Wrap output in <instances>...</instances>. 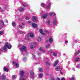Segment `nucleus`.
Returning a JSON list of instances; mask_svg holds the SVG:
<instances>
[{"instance_id": "55", "label": "nucleus", "mask_w": 80, "mask_h": 80, "mask_svg": "<svg viewBox=\"0 0 80 80\" xmlns=\"http://www.w3.org/2000/svg\"><path fill=\"white\" fill-rule=\"evenodd\" d=\"M46 48H49V47H48V46H46Z\"/></svg>"}, {"instance_id": "62", "label": "nucleus", "mask_w": 80, "mask_h": 80, "mask_svg": "<svg viewBox=\"0 0 80 80\" xmlns=\"http://www.w3.org/2000/svg\"><path fill=\"white\" fill-rule=\"evenodd\" d=\"M60 73H61V74H62V73H63L62 72H60Z\"/></svg>"}, {"instance_id": "41", "label": "nucleus", "mask_w": 80, "mask_h": 80, "mask_svg": "<svg viewBox=\"0 0 80 80\" xmlns=\"http://www.w3.org/2000/svg\"><path fill=\"white\" fill-rule=\"evenodd\" d=\"M39 50H40V51H42L43 50V49H42V48H40L39 49Z\"/></svg>"}, {"instance_id": "6", "label": "nucleus", "mask_w": 80, "mask_h": 80, "mask_svg": "<svg viewBox=\"0 0 80 80\" xmlns=\"http://www.w3.org/2000/svg\"><path fill=\"white\" fill-rule=\"evenodd\" d=\"M51 6V3L50 2H47V5H46V8L47 9H48L50 8V6Z\"/></svg>"}, {"instance_id": "46", "label": "nucleus", "mask_w": 80, "mask_h": 80, "mask_svg": "<svg viewBox=\"0 0 80 80\" xmlns=\"http://www.w3.org/2000/svg\"><path fill=\"white\" fill-rule=\"evenodd\" d=\"M22 5H23L24 7H26V6H28V5H25V4H22Z\"/></svg>"}, {"instance_id": "4", "label": "nucleus", "mask_w": 80, "mask_h": 80, "mask_svg": "<svg viewBox=\"0 0 80 80\" xmlns=\"http://www.w3.org/2000/svg\"><path fill=\"white\" fill-rule=\"evenodd\" d=\"M21 52H25L27 51V48L25 46H23L22 47L20 48Z\"/></svg>"}, {"instance_id": "40", "label": "nucleus", "mask_w": 80, "mask_h": 80, "mask_svg": "<svg viewBox=\"0 0 80 80\" xmlns=\"http://www.w3.org/2000/svg\"><path fill=\"white\" fill-rule=\"evenodd\" d=\"M21 46H22V45L19 44L18 45V48H20V47H21Z\"/></svg>"}, {"instance_id": "10", "label": "nucleus", "mask_w": 80, "mask_h": 80, "mask_svg": "<svg viewBox=\"0 0 80 80\" xmlns=\"http://www.w3.org/2000/svg\"><path fill=\"white\" fill-rule=\"evenodd\" d=\"M30 74L31 75V78H34V77L33 76L34 75V73H33V71L31 72Z\"/></svg>"}, {"instance_id": "7", "label": "nucleus", "mask_w": 80, "mask_h": 80, "mask_svg": "<svg viewBox=\"0 0 80 80\" xmlns=\"http://www.w3.org/2000/svg\"><path fill=\"white\" fill-rule=\"evenodd\" d=\"M12 65H15L16 68H18L19 67V64L18 63H16L15 62L13 61L12 62Z\"/></svg>"}, {"instance_id": "19", "label": "nucleus", "mask_w": 80, "mask_h": 80, "mask_svg": "<svg viewBox=\"0 0 80 80\" xmlns=\"http://www.w3.org/2000/svg\"><path fill=\"white\" fill-rule=\"evenodd\" d=\"M4 71H5V72H8V71L9 70L8 68H6V67H4Z\"/></svg>"}, {"instance_id": "2", "label": "nucleus", "mask_w": 80, "mask_h": 80, "mask_svg": "<svg viewBox=\"0 0 80 80\" xmlns=\"http://www.w3.org/2000/svg\"><path fill=\"white\" fill-rule=\"evenodd\" d=\"M21 75V77L20 79V80H26L25 78L23 75H24V73H25V72L23 71H22L20 72Z\"/></svg>"}, {"instance_id": "60", "label": "nucleus", "mask_w": 80, "mask_h": 80, "mask_svg": "<svg viewBox=\"0 0 80 80\" xmlns=\"http://www.w3.org/2000/svg\"><path fill=\"white\" fill-rule=\"evenodd\" d=\"M0 52H2V49H0Z\"/></svg>"}, {"instance_id": "35", "label": "nucleus", "mask_w": 80, "mask_h": 80, "mask_svg": "<svg viewBox=\"0 0 80 80\" xmlns=\"http://www.w3.org/2000/svg\"><path fill=\"white\" fill-rule=\"evenodd\" d=\"M28 24H29V25L31 23V21H28Z\"/></svg>"}, {"instance_id": "34", "label": "nucleus", "mask_w": 80, "mask_h": 80, "mask_svg": "<svg viewBox=\"0 0 80 80\" xmlns=\"http://www.w3.org/2000/svg\"><path fill=\"white\" fill-rule=\"evenodd\" d=\"M46 65H50V63L47 62L46 63Z\"/></svg>"}, {"instance_id": "53", "label": "nucleus", "mask_w": 80, "mask_h": 80, "mask_svg": "<svg viewBox=\"0 0 80 80\" xmlns=\"http://www.w3.org/2000/svg\"><path fill=\"white\" fill-rule=\"evenodd\" d=\"M42 52H43V53H44V52H45V51L44 50H42Z\"/></svg>"}, {"instance_id": "44", "label": "nucleus", "mask_w": 80, "mask_h": 80, "mask_svg": "<svg viewBox=\"0 0 80 80\" xmlns=\"http://www.w3.org/2000/svg\"><path fill=\"white\" fill-rule=\"evenodd\" d=\"M51 80H54V78H53V77H51Z\"/></svg>"}, {"instance_id": "15", "label": "nucleus", "mask_w": 80, "mask_h": 80, "mask_svg": "<svg viewBox=\"0 0 80 80\" xmlns=\"http://www.w3.org/2000/svg\"><path fill=\"white\" fill-rule=\"evenodd\" d=\"M39 32H40V33H41V34H42V35H44V33H43V30H42V29H40L39 30Z\"/></svg>"}, {"instance_id": "17", "label": "nucleus", "mask_w": 80, "mask_h": 80, "mask_svg": "<svg viewBox=\"0 0 80 80\" xmlns=\"http://www.w3.org/2000/svg\"><path fill=\"white\" fill-rule=\"evenodd\" d=\"M1 78L2 80H5V77L4 76V74H3L1 76Z\"/></svg>"}, {"instance_id": "52", "label": "nucleus", "mask_w": 80, "mask_h": 80, "mask_svg": "<svg viewBox=\"0 0 80 80\" xmlns=\"http://www.w3.org/2000/svg\"><path fill=\"white\" fill-rule=\"evenodd\" d=\"M32 57H33V58H35V55L32 54Z\"/></svg>"}, {"instance_id": "48", "label": "nucleus", "mask_w": 80, "mask_h": 80, "mask_svg": "<svg viewBox=\"0 0 80 80\" xmlns=\"http://www.w3.org/2000/svg\"><path fill=\"white\" fill-rule=\"evenodd\" d=\"M57 64H56V63H55L54 64V67H56V65H57Z\"/></svg>"}, {"instance_id": "24", "label": "nucleus", "mask_w": 80, "mask_h": 80, "mask_svg": "<svg viewBox=\"0 0 80 80\" xmlns=\"http://www.w3.org/2000/svg\"><path fill=\"white\" fill-rule=\"evenodd\" d=\"M17 75H13L12 76V78H13L15 79L17 78Z\"/></svg>"}, {"instance_id": "25", "label": "nucleus", "mask_w": 80, "mask_h": 80, "mask_svg": "<svg viewBox=\"0 0 80 80\" xmlns=\"http://www.w3.org/2000/svg\"><path fill=\"white\" fill-rule=\"evenodd\" d=\"M34 48H35V46L33 45H31V48L32 49H33Z\"/></svg>"}, {"instance_id": "26", "label": "nucleus", "mask_w": 80, "mask_h": 80, "mask_svg": "<svg viewBox=\"0 0 80 80\" xmlns=\"http://www.w3.org/2000/svg\"><path fill=\"white\" fill-rule=\"evenodd\" d=\"M53 55L54 57H57L58 56L57 54V53H56L55 52L53 53Z\"/></svg>"}, {"instance_id": "14", "label": "nucleus", "mask_w": 80, "mask_h": 80, "mask_svg": "<svg viewBox=\"0 0 80 80\" xmlns=\"http://www.w3.org/2000/svg\"><path fill=\"white\" fill-rule=\"evenodd\" d=\"M30 37L31 38H33L34 37V34L32 32H31L30 34Z\"/></svg>"}, {"instance_id": "33", "label": "nucleus", "mask_w": 80, "mask_h": 80, "mask_svg": "<svg viewBox=\"0 0 80 80\" xmlns=\"http://www.w3.org/2000/svg\"><path fill=\"white\" fill-rule=\"evenodd\" d=\"M3 34V31H0V35H2Z\"/></svg>"}, {"instance_id": "43", "label": "nucleus", "mask_w": 80, "mask_h": 80, "mask_svg": "<svg viewBox=\"0 0 80 80\" xmlns=\"http://www.w3.org/2000/svg\"><path fill=\"white\" fill-rule=\"evenodd\" d=\"M21 53H22V55H25V53H24V52H22Z\"/></svg>"}, {"instance_id": "3", "label": "nucleus", "mask_w": 80, "mask_h": 80, "mask_svg": "<svg viewBox=\"0 0 80 80\" xmlns=\"http://www.w3.org/2000/svg\"><path fill=\"white\" fill-rule=\"evenodd\" d=\"M41 14L42 16L43 15L42 17V18H46L47 16H48V14L47 13H45V12H42L41 13Z\"/></svg>"}, {"instance_id": "56", "label": "nucleus", "mask_w": 80, "mask_h": 80, "mask_svg": "<svg viewBox=\"0 0 80 80\" xmlns=\"http://www.w3.org/2000/svg\"><path fill=\"white\" fill-rule=\"evenodd\" d=\"M57 79L58 80H60V78H57Z\"/></svg>"}, {"instance_id": "23", "label": "nucleus", "mask_w": 80, "mask_h": 80, "mask_svg": "<svg viewBox=\"0 0 80 80\" xmlns=\"http://www.w3.org/2000/svg\"><path fill=\"white\" fill-rule=\"evenodd\" d=\"M43 75V74L42 73H40L39 75V78H42V76Z\"/></svg>"}, {"instance_id": "21", "label": "nucleus", "mask_w": 80, "mask_h": 80, "mask_svg": "<svg viewBox=\"0 0 80 80\" xmlns=\"http://www.w3.org/2000/svg\"><path fill=\"white\" fill-rule=\"evenodd\" d=\"M20 12H23L24 11V9L23 8H21L20 9H19Z\"/></svg>"}, {"instance_id": "20", "label": "nucleus", "mask_w": 80, "mask_h": 80, "mask_svg": "<svg viewBox=\"0 0 80 80\" xmlns=\"http://www.w3.org/2000/svg\"><path fill=\"white\" fill-rule=\"evenodd\" d=\"M50 16H52V15L53 16H54V15H55V13L52 12H51L50 14Z\"/></svg>"}, {"instance_id": "5", "label": "nucleus", "mask_w": 80, "mask_h": 80, "mask_svg": "<svg viewBox=\"0 0 80 80\" xmlns=\"http://www.w3.org/2000/svg\"><path fill=\"white\" fill-rule=\"evenodd\" d=\"M4 23L3 21H0V29H1L4 26Z\"/></svg>"}, {"instance_id": "50", "label": "nucleus", "mask_w": 80, "mask_h": 80, "mask_svg": "<svg viewBox=\"0 0 80 80\" xmlns=\"http://www.w3.org/2000/svg\"><path fill=\"white\" fill-rule=\"evenodd\" d=\"M5 22L6 23H8V21L7 20H5Z\"/></svg>"}, {"instance_id": "9", "label": "nucleus", "mask_w": 80, "mask_h": 80, "mask_svg": "<svg viewBox=\"0 0 80 80\" xmlns=\"http://www.w3.org/2000/svg\"><path fill=\"white\" fill-rule=\"evenodd\" d=\"M32 19L34 22H37L38 21L37 17L35 16H32Z\"/></svg>"}, {"instance_id": "49", "label": "nucleus", "mask_w": 80, "mask_h": 80, "mask_svg": "<svg viewBox=\"0 0 80 80\" xmlns=\"http://www.w3.org/2000/svg\"><path fill=\"white\" fill-rule=\"evenodd\" d=\"M61 80H65V78H61Z\"/></svg>"}, {"instance_id": "13", "label": "nucleus", "mask_w": 80, "mask_h": 80, "mask_svg": "<svg viewBox=\"0 0 80 80\" xmlns=\"http://www.w3.org/2000/svg\"><path fill=\"white\" fill-rule=\"evenodd\" d=\"M46 22H47V24H48V25H50V24L51 22H50V19H48L47 20Z\"/></svg>"}, {"instance_id": "47", "label": "nucleus", "mask_w": 80, "mask_h": 80, "mask_svg": "<svg viewBox=\"0 0 80 80\" xmlns=\"http://www.w3.org/2000/svg\"><path fill=\"white\" fill-rule=\"evenodd\" d=\"M71 79V80H74L75 79V78H74L73 77H72Z\"/></svg>"}, {"instance_id": "8", "label": "nucleus", "mask_w": 80, "mask_h": 80, "mask_svg": "<svg viewBox=\"0 0 80 80\" xmlns=\"http://www.w3.org/2000/svg\"><path fill=\"white\" fill-rule=\"evenodd\" d=\"M55 70L56 71H60V67L59 66H57L56 67Z\"/></svg>"}, {"instance_id": "16", "label": "nucleus", "mask_w": 80, "mask_h": 80, "mask_svg": "<svg viewBox=\"0 0 80 80\" xmlns=\"http://www.w3.org/2000/svg\"><path fill=\"white\" fill-rule=\"evenodd\" d=\"M49 42L50 43H52V42H53V39L52 38H49Z\"/></svg>"}, {"instance_id": "11", "label": "nucleus", "mask_w": 80, "mask_h": 80, "mask_svg": "<svg viewBox=\"0 0 80 80\" xmlns=\"http://www.w3.org/2000/svg\"><path fill=\"white\" fill-rule=\"evenodd\" d=\"M32 26L34 28H36V27H37V25L35 23H32Z\"/></svg>"}, {"instance_id": "18", "label": "nucleus", "mask_w": 80, "mask_h": 80, "mask_svg": "<svg viewBox=\"0 0 80 80\" xmlns=\"http://www.w3.org/2000/svg\"><path fill=\"white\" fill-rule=\"evenodd\" d=\"M56 23H57V20L54 19L53 21V24L54 25H56Z\"/></svg>"}, {"instance_id": "30", "label": "nucleus", "mask_w": 80, "mask_h": 80, "mask_svg": "<svg viewBox=\"0 0 80 80\" xmlns=\"http://www.w3.org/2000/svg\"><path fill=\"white\" fill-rule=\"evenodd\" d=\"M27 60V58H23V61L25 62Z\"/></svg>"}, {"instance_id": "38", "label": "nucleus", "mask_w": 80, "mask_h": 80, "mask_svg": "<svg viewBox=\"0 0 80 80\" xmlns=\"http://www.w3.org/2000/svg\"><path fill=\"white\" fill-rule=\"evenodd\" d=\"M80 52L79 51H77L76 52V53H77V54H79L80 53Z\"/></svg>"}, {"instance_id": "42", "label": "nucleus", "mask_w": 80, "mask_h": 80, "mask_svg": "<svg viewBox=\"0 0 80 80\" xmlns=\"http://www.w3.org/2000/svg\"><path fill=\"white\" fill-rule=\"evenodd\" d=\"M65 43L66 44L68 43V40H67L66 41H65Z\"/></svg>"}, {"instance_id": "45", "label": "nucleus", "mask_w": 80, "mask_h": 80, "mask_svg": "<svg viewBox=\"0 0 80 80\" xmlns=\"http://www.w3.org/2000/svg\"><path fill=\"white\" fill-rule=\"evenodd\" d=\"M55 63L57 65V64H58V61H56L55 62Z\"/></svg>"}, {"instance_id": "32", "label": "nucleus", "mask_w": 80, "mask_h": 80, "mask_svg": "<svg viewBox=\"0 0 80 80\" xmlns=\"http://www.w3.org/2000/svg\"><path fill=\"white\" fill-rule=\"evenodd\" d=\"M44 32H46V33H47V34H48V31L47 30H45L44 31Z\"/></svg>"}, {"instance_id": "64", "label": "nucleus", "mask_w": 80, "mask_h": 80, "mask_svg": "<svg viewBox=\"0 0 80 80\" xmlns=\"http://www.w3.org/2000/svg\"><path fill=\"white\" fill-rule=\"evenodd\" d=\"M68 70H70V69L69 68V69H68Z\"/></svg>"}, {"instance_id": "1", "label": "nucleus", "mask_w": 80, "mask_h": 80, "mask_svg": "<svg viewBox=\"0 0 80 80\" xmlns=\"http://www.w3.org/2000/svg\"><path fill=\"white\" fill-rule=\"evenodd\" d=\"M12 47V46H11V44H8V42H6L5 46L3 47L2 48L4 50L7 51V48L10 49Z\"/></svg>"}, {"instance_id": "29", "label": "nucleus", "mask_w": 80, "mask_h": 80, "mask_svg": "<svg viewBox=\"0 0 80 80\" xmlns=\"http://www.w3.org/2000/svg\"><path fill=\"white\" fill-rule=\"evenodd\" d=\"M25 19L27 20H29V17H25Z\"/></svg>"}, {"instance_id": "28", "label": "nucleus", "mask_w": 80, "mask_h": 80, "mask_svg": "<svg viewBox=\"0 0 80 80\" xmlns=\"http://www.w3.org/2000/svg\"><path fill=\"white\" fill-rule=\"evenodd\" d=\"M39 70L40 72H43V69H42V68H39Z\"/></svg>"}, {"instance_id": "36", "label": "nucleus", "mask_w": 80, "mask_h": 80, "mask_svg": "<svg viewBox=\"0 0 80 80\" xmlns=\"http://www.w3.org/2000/svg\"><path fill=\"white\" fill-rule=\"evenodd\" d=\"M19 33L20 34H23V32L21 31H19Z\"/></svg>"}, {"instance_id": "22", "label": "nucleus", "mask_w": 80, "mask_h": 80, "mask_svg": "<svg viewBox=\"0 0 80 80\" xmlns=\"http://www.w3.org/2000/svg\"><path fill=\"white\" fill-rule=\"evenodd\" d=\"M12 25L13 26H15V25H16V23L14 21H12Z\"/></svg>"}, {"instance_id": "51", "label": "nucleus", "mask_w": 80, "mask_h": 80, "mask_svg": "<svg viewBox=\"0 0 80 80\" xmlns=\"http://www.w3.org/2000/svg\"><path fill=\"white\" fill-rule=\"evenodd\" d=\"M76 67L78 68H80V66L79 65H76Z\"/></svg>"}, {"instance_id": "54", "label": "nucleus", "mask_w": 80, "mask_h": 80, "mask_svg": "<svg viewBox=\"0 0 80 80\" xmlns=\"http://www.w3.org/2000/svg\"><path fill=\"white\" fill-rule=\"evenodd\" d=\"M38 55H41L40 53V52H38Z\"/></svg>"}, {"instance_id": "58", "label": "nucleus", "mask_w": 80, "mask_h": 80, "mask_svg": "<svg viewBox=\"0 0 80 80\" xmlns=\"http://www.w3.org/2000/svg\"><path fill=\"white\" fill-rule=\"evenodd\" d=\"M22 26H24V24H23V23H22Z\"/></svg>"}, {"instance_id": "31", "label": "nucleus", "mask_w": 80, "mask_h": 80, "mask_svg": "<svg viewBox=\"0 0 80 80\" xmlns=\"http://www.w3.org/2000/svg\"><path fill=\"white\" fill-rule=\"evenodd\" d=\"M42 7H45V4L43 3H42L41 4Z\"/></svg>"}, {"instance_id": "12", "label": "nucleus", "mask_w": 80, "mask_h": 80, "mask_svg": "<svg viewBox=\"0 0 80 80\" xmlns=\"http://www.w3.org/2000/svg\"><path fill=\"white\" fill-rule=\"evenodd\" d=\"M80 58H78V57H77L75 58V61L76 62H79L80 61Z\"/></svg>"}, {"instance_id": "37", "label": "nucleus", "mask_w": 80, "mask_h": 80, "mask_svg": "<svg viewBox=\"0 0 80 80\" xmlns=\"http://www.w3.org/2000/svg\"><path fill=\"white\" fill-rule=\"evenodd\" d=\"M19 28H21V29L22 28V25H19Z\"/></svg>"}, {"instance_id": "27", "label": "nucleus", "mask_w": 80, "mask_h": 80, "mask_svg": "<svg viewBox=\"0 0 80 80\" xmlns=\"http://www.w3.org/2000/svg\"><path fill=\"white\" fill-rule=\"evenodd\" d=\"M38 41H41V40H42V39H41V38H40V37H39L38 38Z\"/></svg>"}, {"instance_id": "57", "label": "nucleus", "mask_w": 80, "mask_h": 80, "mask_svg": "<svg viewBox=\"0 0 80 80\" xmlns=\"http://www.w3.org/2000/svg\"><path fill=\"white\" fill-rule=\"evenodd\" d=\"M48 46H50V44H48Z\"/></svg>"}, {"instance_id": "59", "label": "nucleus", "mask_w": 80, "mask_h": 80, "mask_svg": "<svg viewBox=\"0 0 80 80\" xmlns=\"http://www.w3.org/2000/svg\"><path fill=\"white\" fill-rule=\"evenodd\" d=\"M75 77V75H74L72 76V77Z\"/></svg>"}, {"instance_id": "61", "label": "nucleus", "mask_w": 80, "mask_h": 80, "mask_svg": "<svg viewBox=\"0 0 80 80\" xmlns=\"http://www.w3.org/2000/svg\"><path fill=\"white\" fill-rule=\"evenodd\" d=\"M33 43H34V44H35L36 43V42H33Z\"/></svg>"}, {"instance_id": "63", "label": "nucleus", "mask_w": 80, "mask_h": 80, "mask_svg": "<svg viewBox=\"0 0 80 80\" xmlns=\"http://www.w3.org/2000/svg\"><path fill=\"white\" fill-rule=\"evenodd\" d=\"M4 11L2 10V11H1V12H3Z\"/></svg>"}, {"instance_id": "39", "label": "nucleus", "mask_w": 80, "mask_h": 80, "mask_svg": "<svg viewBox=\"0 0 80 80\" xmlns=\"http://www.w3.org/2000/svg\"><path fill=\"white\" fill-rule=\"evenodd\" d=\"M49 51L50 52H51V53H53V50H51Z\"/></svg>"}]
</instances>
